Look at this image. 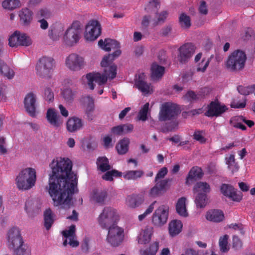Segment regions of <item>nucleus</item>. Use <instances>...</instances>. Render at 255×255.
Instances as JSON below:
<instances>
[{"label":"nucleus","instance_id":"nucleus-1","mask_svg":"<svg viewBox=\"0 0 255 255\" xmlns=\"http://www.w3.org/2000/svg\"><path fill=\"white\" fill-rule=\"evenodd\" d=\"M48 192L54 205L67 209L73 204L72 195L77 192V176L71 171V160H52Z\"/></svg>","mask_w":255,"mask_h":255},{"label":"nucleus","instance_id":"nucleus-2","mask_svg":"<svg viewBox=\"0 0 255 255\" xmlns=\"http://www.w3.org/2000/svg\"><path fill=\"white\" fill-rule=\"evenodd\" d=\"M121 54L120 50L115 51L113 54L105 56L100 63L102 74L100 72H92L87 74L86 78L87 84L91 90L95 88L94 82L99 86L104 85L108 80H113L117 74V66L113 62L114 60Z\"/></svg>","mask_w":255,"mask_h":255},{"label":"nucleus","instance_id":"nucleus-3","mask_svg":"<svg viewBox=\"0 0 255 255\" xmlns=\"http://www.w3.org/2000/svg\"><path fill=\"white\" fill-rule=\"evenodd\" d=\"M36 179L35 169L31 167L25 168L16 176L15 184L19 190H28L35 186Z\"/></svg>","mask_w":255,"mask_h":255},{"label":"nucleus","instance_id":"nucleus-4","mask_svg":"<svg viewBox=\"0 0 255 255\" xmlns=\"http://www.w3.org/2000/svg\"><path fill=\"white\" fill-rule=\"evenodd\" d=\"M246 60L247 56L245 52L242 50H237L228 56L225 66L231 72H238L244 69Z\"/></svg>","mask_w":255,"mask_h":255},{"label":"nucleus","instance_id":"nucleus-5","mask_svg":"<svg viewBox=\"0 0 255 255\" xmlns=\"http://www.w3.org/2000/svg\"><path fill=\"white\" fill-rule=\"evenodd\" d=\"M120 219L117 210L111 207H106L97 218V222L102 229H107L112 224L115 225Z\"/></svg>","mask_w":255,"mask_h":255},{"label":"nucleus","instance_id":"nucleus-6","mask_svg":"<svg viewBox=\"0 0 255 255\" xmlns=\"http://www.w3.org/2000/svg\"><path fill=\"white\" fill-rule=\"evenodd\" d=\"M55 67L54 60L51 57H43L36 66V73L40 77L49 79L52 77Z\"/></svg>","mask_w":255,"mask_h":255},{"label":"nucleus","instance_id":"nucleus-7","mask_svg":"<svg viewBox=\"0 0 255 255\" xmlns=\"http://www.w3.org/2000/svg\"><path fill=\"white\" fill-rule=\"evenodd\" d=\"M124 239L125 233L123 228L117 225H113L108 227L106 242L110 246L118 247L122 244Z\"/></svg>","mask_w":255,"mask_h":255},{"label":"nucleus","instance_id":"nucleus-8","mask_svg":"<svg viewBox=\"0 0 255 255\" xmlns=\"http://www.w3.org/2000/svg\"><path fill=\"white\" fill-rule=\"evenodd\" d=\"M210 191V185L206 182H199L194 186L193 192L196 194L195 203L197 207L204 208L208 203L207 194Z\"/></svg>","mask_w":255,"mask_h":255},{"label":"nucleus","instance_id":"nucleus-9","mask_svg":"<svg viewBox=\"0 0 255 255\" xmlns=\"http://www.w3.org/2000/svg\"><path fill=\"white\" fill-rule=\"evenodd\" d=\"M6 239L7 246L11 250L20 247L23 243L20 230L16 227L9 229L6 235Z\"/></svg>","mask_w":255,"mask_h":255},{"label":"nucleus","instance_id":"nucleus-10","mask_svg":"<svg viewBox=\"0 0 255 255\" xmlns=\"http://www.w3.org/2000/svg\"><path fill=\"white\" fill-rule=\"evenodd\" d=\"M169 216V207L162 205L158 207L152 216L151 222L157 227H161L167 222Z\"/></svg>","mask_w":255,"mask_h":255},{"label":"nucleus","instance_id":"nucleus-11","mask_svg":"<svg viewBox=\"0 0 255 255\" xmlns=\"http://www.w3.org/2000/svg\"><path fill=\"white\" fill-rule=\"evenodd\" d=\"M101 31L100 22L96 19L90 20L86 26L84 37L87 41H94L101 35Z\"/></svg>","mask_w":255,"mask_h":255},{"label":"nucleus","instance_id":"nucleus-12","mask_svg":"<svg viewBox=\"0 0 255 255\" xmlns=\"http://www.w3.org/2000/svg\"><path fill=\"white\" fill-rule=\"evenodd\" d=\"M65 64L70 71H78L85 67L86 62L84 58L81 56L76 53H72L66 57Z\"/></svg>","mask_w":255,"mask_h":255},{"label":"nucleus","instance_id":"nucleus-13","mask_svg":"<svg viewBox=\"0 0 255 255\" xmlns=\"http://www.w3.org/2000/svg\"><path fill=\"white\" fill-rule=\"evenodd\" d=\"M178 114L176 105L170 103H165L162 105L159 113V120L166 121L170 120Z\"/></svg>","mask_w":255,"mask_h":255},{"label":"nucleus","instance_id":"nucleus-14","mask_svg":"<svg viewBox=\"0 0 255 255\" xmlns=\"http://www.w3.org/2000/svg\"><path fill=\"white\" fill-rule=\"evenodd\" d=\"M80 29L73 23L65 31L63 36L65 43L70 46L76 44L80 38Z\"/></svg>","mask_w":255,"mask_h":255},{"label":"nucleus","instance_id":"nucleus-15","mask_svg":"<svg viewBox=\"0 0 255 255\" xmlns=\"http://www.w3.org/2000/svg\"><path fill=\"white\" fill-rule=\"evenodd\" d=\"M134 85L144 95L151 94L153 91L152 85L146 82V76L143 73L136 75Z\"/></svg>","mask_w":255,"mask_h":255},{"label":"nucleus","instance_id":"nucleus-16","mask_svg":"<svg viewBox=\"0 0 255 255\" xmlns=\"http://www.w3.org/2000/svg\"><path fill=\"white\" fill-rule=\"evenodd\" d=\"M24 107L26 112L31 117L36 116L37 97L36 94L30 92L26 95L24 99Z\"/></svg>","mask_w":255,"mask_h":255},{"label":"nucleus","instance_id":"nucleus-17","mask_svg":"<svg viewBox=\"0 0 255 255\" xmlns=\"http://www.w3.org/2000/svg\"><path fill=\"white\" fill-rule=\"evenodd\" d=\"M207 109L205 115L208 117L220 116L228 109L225 105L221 104L218 100L211 102L208 105Z\"/></svg>","mask_w":255,"mask_h":255},{"label":"nucleus","instance_id":"nucleus-18","mask_svg":"<svg viewBox=\"0 0 255 255\" xmlns=\"http://www.w3.org/2000/svg\"><path fill=\"white\" fill-rule=\"evenodd\" d=\"M76 228L75 225H71L68 229L63 231L62 234L64 239L63 245L69 244L72 247H77L79 246V242L77 240L75 235Z\"/></svg>","mask_w":255,"mask_h":255},{"label":"nucleus","instance_id":"nucleus-19","mask_svg":"<svg viewBox=\"0 0 255 255\" xmlns=\"http://www.w3.org/2000/svg\"><path fill=\"white\" fill-rule=\"evenodd\" d=\"M196 47L191 43H186L179 48V54L178 56L179 61L182 63L187 62L194 53Z\"/></svg>","mask_w":255,"mask_h":255},{"label":"nucleus","instance_id":"nucleus-20","mask_svg":"<svg viewBox=\"0 0 255 255\" xmlns=\"http://www.w3.org/2000/svg\"><path fill=\"white\" fill-rule=\"evenodd\" d=\"M221 191L224 196L234 201L239 202L242 200V194L238 193L235 188L230 185L223 184L221 187Z\"/></svg>","mask_w":255,"mask_h":255},{"label":"nucleus","instance_id":"nucleus-21","mask_svg":"<svg viewBox=\"0 0 255 255\" xmlns=\"http://www.w3.org/2000/svg\"><path fill=\"white\" fill-rule=\"evenodd\" d=\"M46 117L48 123L54 128H59L63 124V120L54 109H48Z\"/></svg>","mask_w":255,"mask_h":255},{"label":"nucleus","instance_id":"nucleus-22","mask_svg":"<svg viewBox=\"0 0 255 255\" xmlns=\"http://www.w3.org/2000/svg\"><path fill=\"white\" fill-rule=\"evenodd\" d=\"M19 22L21 24L24 26H29L33 17V13L31 9L27 7L21 8L18 11Z\"/></svg>","mask_w":255,"mask_h":255},{"label":"nucleus","instance_id":"nucleus-23","mask_svg":"<svg viewBox=\"0 0 255 255\" xmlns=\"http://www.w3.org/2000/svg\"><path fill=\"white\" fill-rule=\"evenodd\" d=\"M154 232V229L151 226H146L142 229L138 236V242L141 244H146L149 243Z\"/></svg>","mask_w":255,"mask_h":255},{"label":"nucleus","instance_id":"nucleus-24","mask_svg":"<svg viewBox=\"0 0 255 255\" xmlns=\"http://www.w3.org/2000/svg\"><path fill=\"white\" fill-rule=\"evenodd\" d=\"M82 127L83 123L82 120L76 117L70 118L66 122V129L70 132L79 130Z\"/></svg>","mask_w":255,"mask_h":255},{"label":"nucleus","instance_id":"nucleus-25","mask_svg":"<svg viewBox=\"0 0 255 255\" xmlns=\"http://www.w3.org/2000/svg\"><path fill=\"white\" fill-rule=\"evenodd\" d=\"M183 224L179 220L171 221L168 226L169 235L171 237H174L179 235L182 231Z\"/></svg>","mask_w":255,"mask_h":255},{"label":"nucleus","instance_id":"nucleus-26","mask_svg":"<svg viewBox=\"0 0 255 255\" xmlns=\"http://www.w3.org/2000/svg\"><path fill=\"white\" fill-rule=\"evenodd\" d=\"M99 46L103 50L109 51L112 49L120 50L119 43L115 40L111 39H105L104 40L101 39L98 42Z\"/></svg>","mask_w":255,"mask_h":255},{"label":"nucleus","instance_id":"nucleus-27","mask_svg":"<svg viewBox=\"0 0 255 255\" xmlns=\"http://www.w3.org/2000/svg\"><path fill=\"white\" fill-rule=\"evenodd\" d=\"M144 200V197L142 195L128 196L126 198V204L129 208H135L141 205Z\"/></svg>","mask_w":255,"mask_h":255},{"label":"nucleus","instance_id":"nucleus-28","mask_svg":"<svg viewBox=\"0 0 255 255\" xmlns=\"http://www.w3.org/2000/svg\"><path fill=\"white\" fill-rule=\"evenodd\" d=\"M203 172L201 168L197 166L192 167L188 173L186 183L190 184L193 181L201 178Z\"/></svg>","mask_w":255,"mask_h":255},{"label":"nucleus","instance_id":"nucleus-29","mask_svg":"<svg viewBox=\"0 0 255 255\" xmlns=\"http://www.w3.org/2000/svg\"><path fill=\"white\" fill-rule=\"evenodd\" d=\"M187 199L185 197L179 198L176 204V210L179 215L182 217H187L188 213L187 209Z\"/></svg>","mask_w":255,"mask_h":255},{"label":"nucleus","instance_id":"nucleus-30","mask_svg":"<svg viewBox=\"0 0 255 255\" xmlns=\"http://www.w3.org/2000/svg\"><path fill=\"white\" fill-rule=\"evenodd\" d=\"M0 74L8 79H11L14 77L15 72L12 68L0 59Z\"/></svg>","mask_w":255,"mask_h":255},{"label":"nucleus","instance_id":"nucleus-31","mask_svg":"<svg viewBox=\"0 0 255 255\" xmlns=\"http://www.w3.org/2000/svg\"><path fill=\"white\" fill-rule=\"evenodd\" d=\"M206 218L210 221L219 222L223 220L224 215L223 212L221 210H211L207 212Z\"/></svg>","mask_w":255,"mask_h":255},{"label":"nucleus","instance_id":"nucleus-32","mask_svg":"<svg viewBox=\"0 0 255 255\" xmlns=\"http://www.w3.org/2000/svg\"><path fill=\"white\" fill-rule=\"evenodd\" d=\"M129 143L130 140L127 137L119 140L116 146L118 153L121 155L127 153L128 150Z\"/></svg>","mask_w":255,"mask_h":255},{"label":"nucleus","instance_id":"nucleus-33","mask_svg":"<svg viewBox=\"0 0 255 255\" xmlns=\"http://www.w3.org/2000/svg\"><path fill=\"white\" fill-rule=\"evenodd\" d=\"M209 92V89L207 88H204L198 94L193 91H189L185 95V98L189 101L201 100L205 97L206 93L207 95Z\"/></svg>","mask_w":255,"mask_h":255},{"label":"nucleus","instance_id":"nucleus-34","mask_svg":"<svg viewBox=\"0 0 255 255\" xmlns=\"http://www.w3.org/2000/svg\"><path fill=\"white\" fill-rule=\"evenodd\" d=\"M107 197L105 191L95 190L91 194V200L96 203H103Z\"/></svg>","mask_w":255,"mask_h":255},{"label":"nucleus","instance_id":"nucleus-35","mask_svg":"<svg viewBox=\"0 0 255 255\" xmlns=\"http://www.w3.org/2000/svg\"><path fill=\"white\" fill-rule=\"evenodd\" d=\"M21 5L20 0H3L1 2L2 7L6 10L12 11Z\"/></svg>","mask_w":255,"mask_h":255},{"label":"nucleus","instance_id":"nucleus-36","mask_svg":"<svg viewBox=\"0 0 255 255\" xmlns=\"http://www.w3.org/2000/svg\"><path fill=\"white\" fill-rule=\"evenodd\" d=\"M151 77L154 80L160 78L164 73V67L153 63L151 68Z\"/></svg>","mask_w":255,"mask_h":255},{"label":"nucleus","instance_id":"nucleus-37","mask_svg":"<svg viewBox=\"0 0 255 255\" xmlns=\"http://www.w3.org/2000/svg\"><path fill=\"white\" fill-rule=\"evenodd\" d=\"M158 243L154 242L149 247L140 250V255H155L158 250Z\"/></svg>","mask_w":255,"mask_h":255},{"label":"nucleus","instance_id":"nucleus-38","mask_svg":"<svg viewBox=\"0 0 255 255\" xmlns=\"http://www.w3.org/2000/svg\"><path fill=\"white\" fill-rule=\"evenodd\" d=\"M44 226L47 230H49L54 222V214L51 210L47 209L44 213Z\"/></svg>","mask_w":255,"mask_h":255},{"label":"nucleus","instance_id":"nucleus-39","mask_svg":"<svg viewBox=\"0 0 255 255\" xmlns=\"http://www.w3.org/2000/svg\"><path fill=\"white\" fill-rule=\"evenodd\" d=\"M21 35V32L19 31H15L9 38V45L10 47H17L18 46H20L21 41L20 36Z\"/></svg>","mask_w":255,"mask_h":255},{"label":"nucleus","instance_id":"nucleus-40","mask_svg":"<svg viewBox=\"0 0 255 255\" xmlns=\"http://www.w3.org/2000/svg\"><path fill=\"white\" fill-rule=\"evenodd\" d=\"M142 175L143 172L140 170H130L124 172L123 177L126 180H136Z\"/></svg>","mask_w":255,"mask_h":255},{"label":"nucleus","instance_id":"nucleus-41","mask_svg":"<svg viewBox=\"0 0 255 255\" xmlns=\"http://www.w3.org/2000/svg\"><path fill=\"white\" fill-rule=\"evenodd\" d=\"M52 16L51 10L46 8L43 7L39 9L36 12V17L37 19H48Z\"/></svg>","mask_w":255,"mask_h":255},{"label":"nucleus","instance_id":"nucleus-42","mask_svg":"<svg viewBox=\"0 0 255 255\" xmlns=\"http://www.w3.org/2000/svg\"><path fill=\"white\" fill-rule=\"evenodd\" d=\"M64 29L62 26L60 25L58 26L55 27L53 29L49 32V36L51 39L54 40H57L59 39L61 35H62Z\"/></svg>","mask_w":255,"mask_h":255},{"label":"nucleus","instance_id":"nucleus-43","mask_svg":"<svg viewBox=\"0 0 255 255\" xmlns=\"http://www.w3.org/2000/svg\"><path fill=\"white\" fill-rule=\"evenodd\" d=\"M149 104L146 103L141 108L138 112L137 118L139 120L145 121L147 119V115L149 112Z\"/></svg>","mask_w":255,"mask_h":255},{"label":"nucleus","instance_id":"nucleus-44","mask_svg":"<svg viewBox=\"0 0 255 255\" xmlns=\"http://www.w3.org/2000/svg\"><path fill=\"white\" fill-rule=\"evenodd\" d=\"M229 238V236L225 235L222 237H221L219 239V247L222 252H227L230 249L228 245Z\"/></svg>","mask_w":255,"mask_h":255},{"label":"nucleus","instance_id":"nucleus-45","mask_svg":"<svg viewBox=\"0 0 255 255\" xmlns=\"http://www.w3.org/2000/svg\"><path fill=\"white\" fill-rule=\"evenodd\" d=\"M83 100L86 104L85 113L94 112L95 106L93 99L87 96L84 98Z\"/></svg>","mask_w":255,"mask_h":255},{"label":"nucleus","instance_id":"nucleus-46","mask_svg":"<svg viewBox=\"0 0 255 255\" xmlns=\"http://www.w3.org/2000/svg\"><path fill=\"white\" fill-rule=\"evenodd\" d=\"M179 22L181 27L187 28L191 25L190 18L189 16L182 13L179 17Z\"/></svg>","mask_w":255,"mask_h":255},{"label":"nucleus","instance_id":"nucleus-47","mask_svg":"<svg viewBox=\"0 0 255 255\" xmlns=\"http://www.w3.org/2000/svg\"><path fill=\"white\" fill-rule=\"evenodd\" d=\"M12 250L15 255H31L30 250L23 244L20 247Z\"/></svg>","mask_w":255,"mask_h":255},{"label":"nucleus","instance_id":"nucleus-48","mask_svg":"<svg viewBox=\"0 0 255 255\" xmlns=\"http://www.w3.org/2000/svg\"><path fill=\"white\" fill-rule=\"evenodd\" d=\"M63 97L67 102L70 103L73 101L75 93L70 89H65L62 92Z\"/></svg>","mask_w":255,"mask_h":255},{"label":"nucleus","instance_id":"nucleus-49","mask_svg":"<svg viewBox=\"0 0 255 255\" xmlns=\"http://www.w3.org/2000/svg\"><path fill=\"white\" fill-rule=\"evenodd\" d=\"M155 203L156 201L152 202L143 214H140L138 216V219L139 221H142L153 212Z\"/></svg>","mask_w":255,"mask_h":255},{"label":"nucleus","instance_id":"nucleus-50","mask_svg":"<svg viewBox=\"0 0 255 255\" xmlns=\"http://www.w3.org/2000/svg\"><path fill=\"white\" fill-rule=\"evenodd\" d=\"M238 90L240 93L242 95H247L252 93L255 90V85L251 86L244 87L239 86L238 87Z\"/></svg>","mask_w":255,"mask_h":255},{"label":"nucleus","instance_id":"nucleus-51","mask_svg":"<svg viewBox=\"0 0 255 255\" xmlns=\"http://www.w3.org/2000/svg\"><path fill=\"white\" fill-rule=\"evenodd\" d=\"M97 165L98 169L102 172L108 171L111 168L108 160H97Z\"/></svg>","mask_w":255,"mask_h":255},{"label":"nucleus","instance_id":"nucleus-52","mask_svg":"<svg viewBox=\"0 0 255 255\" xmlns=\"http://www.w3.org/2000/svg\"><path fill=\"white\" fill-rule=\"evenodd\" d=\"M20 38V46H28L32 44V40L27 34L22 32Z\"/></svg>","mask_w":255,"mask_h":255},{"label":"nucleus","instance_id":"nucleus-53","mask_svg":"<svg viewBox=\"0 0 255 255\" xmlns=\"http://www.w3.org/2000/svg\"><path fill=\"white\" fill-rule=\"evenodd\" d=\"M159 6L160 5L158 1L157 0H154L149 2L148 5L145 8V9L147 12H150V11L156 12L159 9Z\"/></svg>","mask_w":255,"mask_h":255},{"label":"nucleus","instance_id":"nucleus-54","mask_svg":"<svg viewBox=\"0 0 255 255\" xmlns=\"http://www.w3.org/2000/svg\"><path fill=\"white\" fill-rule=\"evenodd\" d=\"M161 193L162 191L159 189L158 187L155 185L149 190L147 195L149 198H155L159 196Z\"/></svg>","mask_w":255,"mask_h":255},{"label":"nucleus","instance_id":"nucleus-55","mask_svg":"<svg viewBox=\"0 0 255 255\" xmlns=\"http://www.w3.org/2000/svg\"><path fill=\"white\" fill-rule=\"evenodd\" d=\"M157 17V20H153V24L156 25L159 23L163 22L167 17L168 13L166 11H163L159 13H156Z\"/></svg>","mask_w":255,"mask_h":255},{"label":"nucleus","instance_id":"nucleus-56","mask_svg":"<svg viewBox=\"0 0 255 255\" xmlns=\"http://www.w3.org/2000/svg\"><path fill=\"white\" fill-rule=\"evenodd\" d=\"M204 134L203 131H196L193 135L194 138L201 143H204L206 141Z\"/></svg>","mask_w":255,"mask_h":255},{"label":"nucleus","instance_id":"nucleus-57","mask_svg":"<svg viewBox=\"0 0 255 255\" xmlns=\"http://www.w3.org/2000/svg\"><path fill=\"white\" fill-rule=\"evenodd\" d=\"M209 60L203 59L202 62L199 63L197 66V70L198 71H201L204 72L206 70L209 64Z\"/></svg>","mask_w":255,"mask_h":255},{"label":"nucleus","instance_id":"nucleus-58","mask_svg":"<svg viewBox=\"0 0 255 255\" xmlns=\"http://www.w3.org/2000/svg\"><path fill=\"white\" fill-rule=\"evenodd\" d=\"M44 97L46 101L49 102H50L54 99V94L51 89L46 88L44 90Z\"/></svg>","mask_w":255,"mask_h":255},{"label":"nucleus","instance_id":"nucleus-59","mask_svg":"<svg viewBox=\"0 0 255 255\" xmlns=\"http://www.w3.org/2000/svg\"><path fill=\"white\" fill-rule=\"evenodd\" d=\"M6 86L4 84L0 82V102L6 100Z\"/></svg>","mask_w":255,"mask_h":255},{"label":"nucleus","instance_id":"nucleus-60","mask_svg":"<svg viewBox=\"0 0 255 255\" xmlns=\"http://www.w3.org/2000/svg\"><path fill=\"white\" fill-rule=\"evenodd\" d=\"M226 164L228 165L229 169L232 172L238 171L239 166L236 160H227Z\"/></svg>","mask_w":255,"mask_h":255},{"label":"nucleus","instance_id":"nucleus-61","mask_svg":"<svg viewBox=\"0 0 255 255\" xmlns=\"http://www.w3.org/2000/svg\"><path fill=\"white\" fill-rule=\"evenodd\" d=\"M156 182V185L157 186L159 189L162 192L165 191L167 188L168 181L167 180H163L161 181H157Z\"/></svg>","mask_w":255,"mask_h":255},{"label":"nucleus","instance_id":"nucleus-62","mask_svg":"<svg viewBox=\"0 0 255 255\" xmlns=\"http://www.w3.org/2000/svg\"><path fill=\"white\" fill-rule=\"evenodd\" d=\"M167 168H162L157 173L155 178V181L157 182L159 179L163 178L167 174Z\"/></svg>","mask_w":255,"mask_h":255},{"label":"nucleus","instance_id":"nucleus-63","mask_svg":"<svg viewBox=\"0 0 255 255\" xmlns=\"http://www.w3.org/2000/svg\"><path fill=\"white\" fill-rule=\"evenodd\" d=\"M121 125L122 128L123 134L131 132L133 129V126L131 124H128Z\"/></svg>","mask_w":255,"mask_h":255},{"label":"nucleus","instance_id":"nucleus-64","mask_svg":"<svg viewBox=\"0 0 255 255\" xmlns=\"http://www.w3.org/2000/svg\"><path fill=\"white\" fill-rule=\"evenodd\" d=\"M5 139L3 137H0V154H4L7 152V149L5 146Z\"/></svg>","mask_w":255,"mask_h":255}]
</instances>
